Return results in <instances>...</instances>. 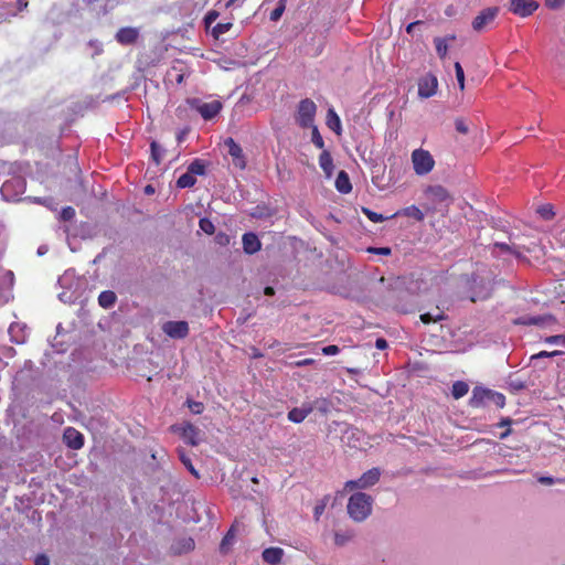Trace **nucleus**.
<instances>
[{"label": "nucleus", "mask_w": 565, "mask_h": 565, "mask_svg": "<svg viewBox=\"0 0 565 565\" xmlns=\"http://www.w3.org/2000/svg\"><path fill=\"white\" fill-rule=\"evenodd\" d=\"M373 502L374 500L370 494L364 492L353 493L347 504L349 516L358 523L365 521L372 514Z\"/></svg>", "instance_id": "nucleus-1"}, {"label": "nucleus", "mask_w": 565, "mask_h": 565, "mask_svg": "<svg viewBox=\"0 0 565 565\" xmlns=\"http://www.w3.org/2000/svg\"><path fill=\"white\" fill-rule=\"evenodd\" d=\"M316 113L317 105L315 102L309 98H305L298 104L295 120L301 128L313 127Z\"/></svg>", "instance_id": "nucleus-2"}, {"label": "nucleus", "mask_w": 565, "mask_h": 565, "mask_svg": "<svg viewBox=\"0 0 565 565\" xmlns=\"http://www.w3.org/2000/svg\"><path fill=\"white\" fill-rule=\"evenodd\" d=\"M188 104L192 109L196 110L204 120H212L223 108V104L217 99L203 102L199 98H192L188 99Z\"/></svg>", "instance_id": "nucleus-3"}, {"label": "nucleus", "mask_w": 565, "mask_h": 565, "mask_svg": "<svg viewBox=\"0 0 565 565\" xmlns=\"http://www.w3.org/2000/svg\"><path fill=\"white\" fill-rule=\"evenodd\" d=\"M412 163L417 175H426L435 167V160L430 152L422 148L412 152Z\"/></svg>", "instance_id": "nucleus-4"}, {"label": "nucleus", "mask_w": 565, "mask_h": 565, "mask_svg": "<svg viewBox=\"0 0 565 565\" xmlns=\"http://www.w3.org/2000/svg\"><path fill=\"white\" fill-rule=\"evenodd\" d=\"M381 478V470L379 468H372L364 472L359 479L349 480L344 483L345 491H352L354 489H369L376 484Z\"/></svg>", "instance_id": "nucleus-5"}, {"label": "nucleus", "mask_w": 565, "mask_h": 565, "mask_svg": "<svg viewBox=\"0 0 565 565\" xmlns=\"http://www.w3.org/2000/svg\"><path fill=\"white\" fill-rule=\"evenodd\" d=\"M25 180L20 175H13L1 185V194L7 201H15L25 191Z\"/></svg>", "instance_id": "nucleus-6"}, {"label": "nucleus", "mask_w": 565, "mask_h": 565, "mask_svg": "<svg viewBox=\"0 0 565 565\" xmlns=\"http://www.w3.org/2000/svg\"><path fill=\"white\" fill-rule=\"evenodd\" d=\"M14 282V275L11 270L3 269L0 266V306L7 303L12 299V286Z\"/></svg>", "instance_id": "nucleus-7"}, {"label": "nucleus", "mask_w": 565, "mask_h": 565, "mask_svg": "<svg viewBox=\"0 0 565 565\" xmlns=\"http://www.w3.org/2000/svg\"><path fill=\"white\" fill-rule=\"evenodd\" d=\"M499 9L497 7L486 8L472 21V29L477 32L486 30L497 18Z\"/></svg>", "instance_id": "nucleus-8"}, {"label": "nucleus", "mask_w": 565, "mask_h": 565, "mask_svg": "<svg viewBox=\"0 0 565 565\" xmlns=\"http://www.w3.org/2000/svg\"><path fill=\"white\" fill-rule=\"evenodd\" d=\"M438 88V79L433 74H426L418 81V96L420 98H429L436 95Z\"/></svg>", "instance_id": "nucleus-9"}, {"label": "nucleus", "mask_w": 565, "mask_h": 565, "mask_svg": "<svg viewBox=\"0 0 565 565\" xmlns=\"http://www.w3.org/2000/svg\"><path fill=\"white\" fill-rule=\"evenodd\" d=\"M171 429L181 435V437L191 446H196L200 443V430L190 423L183 425H173Z\"/></svg>", "instance_id": "nucleus-10"}, {"label": "nucleus", "mask_w": 565, "mask_h": 565, "mask_svg": "<svg viewBox=\"0 0 565 565\" xmlns=\"http://www.w3.org/2000/svg\"><path fill=\"white\" fill-rule=\"evenodd\" d=\"M163 332L173 339H183L189 333V326L185 321H168L162 326Z\"/></svg>", "instance_id": "nucleus-11"}, {"label": "nucleus", "mask_w": 565, "mask_h": 565, "mask_svg": "<svg viewBox=\"0 0 565 565\" xmlns=\"http://www.w3.org/2000/svg\"><path fill=\"white\" fill-rule=\"evenodd\" d=\"M225 146L227 147L228 154L232 157L234 166L242 170L245 169L246 161L241 146L236 143L233 138L226 139Z\"/></svg>", "instance_id": "nucleus-12"}, {"label": "nucleus", "mask_w": 565, "mask_h": 565, "mask_svg": "<svg viewBox=\"0 0 565 565\" xmlns=\"http://www.w3.org/2000/svg\"><path fill=\"white\" fill-rule=\"evenodd\" d=\"M539 4L533 0H511V11L520 17H529L536 9Z\"/></svg>", "instance_id": "nucleus-13"}, {"label": "nucleus", "mask_w": 565, "mask_h": 565, "mask_svg": "<svg viewBox=\"0 0 565 565\" xmlns=\"http://www.w3.org/2000/svg\"><path fill=\"white\" fill-rule=\"evenodd\" d=\"M63 440L67 447L77 450L84 445V436L73 427H67L63 434Z\"/></svg>", "instance_id": "nucleus-14"}, {"label": "nucleus", "mask_w": 565, "mask_h": 565, "mask_svg": "<svg viewBox=\"0 0 565 565\" xmlns=\"http://www.w3.org/2000/svg\"><path fill=\"white\" fill-rule=\"evenodd\" d=\"M139 38V30L132 26H125L117 31L115 39L122 45L134 44Z\"/></svg>", "instance_id": "nucleus-15"}, {"label": "nucleus", "mask_w": 565, "mask_h": 565, "mask_svg": "<svg viewBox=\"0 0 565 565\" xmlns=\"http://www.w3.org/2000/svg\"><path fill=\"white\" fill-rule=\"evenodd\" d=\"M242 243L244 252L249 255L257 253L262 248V243L258 236L252 232L243 235Z\"/></svg>", "instance_id": "nucleus-16"}, {"label": "nucleus", "mask_w": 565, "mask_h": 565, "mask_svg": "<svg viewBox=\"0 0 565 565\" xmlns=\"http://www.w3.org/2000/svg\"><path fill=\"white\" fill-rule=\"evenodd\" d=\"M489 398L490 390L477 386L472 391V395L469 399V405L471 407H481L489 403Z\"/></svg>", "instance_id": "nucleus-17"}, {"label": "nucleus", "mask_w": 565, "mask_h": 565, "mask_svg": "<svg viewBox=\"0 0 565 565\" xmlns=\"http://www.w3.org/2000/svg\"><path fill=\"white\" fill-rule=\"evenodd\" d=\"M11 341L14 343H24L28 338L26 327L25 324L14 322L11 323L8 330Z\"/></svg>", "instance_id": "nucleus-18"}, {"label": "nucleus", "mask_w": 565, "mask_h": 565, "mask_svg": "<svg viewBox=\"0 0 565 565\" xmlns=\"http://www.w3.org/2000/svg\"><path fill=\"white\" fill-rule=\"evenodd\" d=\"M285 552L280 547H267L263 551L262 557L268 565H277L281 562Z\"/></svg>", "instance_id": "nucleus-19"}, {"label": "nucleus", "mask_w": 565, "mask_h": 565, "mask_svg": "<svg viewBox=\"0 0 565 565\" xmlns=\"http://www.w3.org/2000/svg\"><path fill=\"white\" fill-rule=\"evenodd\" d=\"M425 194L434 203L445 202L449 198L448 191L441 185L427 186V189L425 190Z\"/></svg>", "instance_id": "nucleus-20"}, {"label": "nucleus", "mask_w": 565, "mask_h": 565, "mask_svg": "<svg viewBox=\"0 0 565 565\" xmlns=\"http://www.w3.org/2000/svg\"><path fill=\"white\" fill-rule=\"evenodd\" d=\"M312 406L302 405L301 407H295L288 413V419L292 423L299 424L306 419V417L312 412Z\"/></svg>", "instance_id": "nucleus-21"}, {"label": "nucleus", "mask_w": 565, "mask_h": 565, "mask_svg": "<svg viewBox=\"0 0 565 565\" xmlns=\"http://www.w3.org/2000/svg\"><path fill=\"white\" fill-rule=\"evenodd\" d=\"M319 166L323 170L326 177L329 179L332 177L334 171L333 159L329 151L323 150L319 156Z\"/></svg>", "instance_id": "nucleus-22"}, {"label": "nucleus", "mask_w": 565, "mask_h": 565, "mask_svg": "<svg viewBox=\"0 0 565 565\" xmlns=\"http://www.w3.org/2000/svg\"><path fill=\"white\" fill-rule=\"evenodd\" d=\"M271 2H276V7L271 10V12L269 14V19L274 22H277L281 18V15L286 9L287 0H265L263 3V7L268 9V6Z\"/></svg>", "instance_id": "nucleus-23"}, {"label": "nucleus", "mask_w": 565, "mask_h": 565, "mask_svg": "<svg viewBox=\"0 0 565 565\" xmlns=\"http://www.w3.org/2000/svg\"><path fill=\"white\" fill-rule=\"evenodd\" d=\"M335 189L343 194H348L352 190V184L349 174L341 170L335 179Z\"/></svg>", "instance_id": "nucleus-24"}, {"label": "nucleus", "mask_w": 565, "mask_h": 565, "mask_svg": "<svg viewBox=\"0 0 565 565\" xmlns=\"http://www.w3.org/2000/svg\"><path fill=\"white\" fill-rule=\"evenodd\" d=\"M396 216H407V217L415 218L416 221H419V222L423 221L425 217L424 213L416 205H411V206L404 207V209L395 212L393 215H391V217H396Z\"/></svg>", "instance_id": "nucleus-25"}, {"label": "nucleus", "mask_w": 565, "mask_h": 565, "mask_svg": "<svg viewBox=\"0 0 565 565\" xmlns=\"http://www.w3.org/2000/svg\"><path fill=\"white\" fill-rule=\"evenodd\" d=\"M456 36L454 34L448 35L446 38H435L434 43L436 46V52L440 58H445L448 53V43L450 41H455Z\"/></svg>", "instance_id": "nucleus-26"}, {"label": "nucleus", "mask_w": 565, "mask_h": 565, "mask_svg": "<svg viewBox=\"0 0 565 565\" xmlns=\"http://www.w3.org/2000/svg\"><path fill=\"white\" fill-rule=\"evenodd\" d=\"M326 124L337 135L341 134V130H342L341 120H340V117L338 116V114L334 111L333 108H330L328 110Z\"/></svg>", "instance_id": "nucleus-27"}, {"label": "nucleus", "mask_w": 565, "mask_h": 565, "mask_svg": "<svg viewBox=\"0 0 565 565\" xmlns=\"http://www.w3.org/2000/svg\"><path fill=\"white\" fill-rule=\"evenodd\" d=\"M116 294L111 290L102 291L98 296V303L104 309L111 308L116 302Z\"/></svg>", "instance_id": "nucleus-28"}, {"label": "nucleus", "mask_w": 565, "mask_h": 565, "mask_svg": "<svg viewBox=\"0 0 565 565\" xmlns=\"http://www.w3.org/2000/svg\"><path fill=\"white\" fill-rule=\"evenodd\" d=\"M354 537V532L351 530L335 531L334 532V544L339 547L347 545Z\"/></svg>", "instance_id": "nucleus-29"}, {"label": "nucleus", "mask_w": 565, "mask_h": 565, "mask_svg": "<svg viewBox=\"0 0 565 565\" xmlns=\"http://www.w3.org/2000/svg\"><path fill=\"white\" fill-rule=\"evenodd\" d=\"M469 391V385L463 381H457L452 384L451 395L454 398L459 399L463 397Z\"/></svg>", "instance_id": "nucleus-30"}, {"label": "nucleus", "mask_w": 565, "mask_h": 565, "mask_svg": "<svg viewBox=\"0 0 565 565\" xmlns=\"http://www.w3.org/2000/svg\"><path fill=\"white\" fill-rule=\"evenodd\" d=\"M419 318L423 323L427 324L430 322L441 321V320L446 319V316L439 308H437L435 312L423 313V315H420Z\"/></svg>", "instance_id": "nucleus-31"}, {"label": "nucleus", "mask_w": 565, "mask_h": 565, "mask_svg": "<svg viewBox=\"0 0 565 565\" xmlns=\"http://www.w3.org/2000/svg\"><path fill=\"white\" fill-rule=\"evenodd\" d=\"M206 164L201 159H195L188 167V171L195 178V175L205 174Z\"/></svg>", "instance_id": "nucleus-32"}, {"label": "nucleus", "mask_w": 565, "mask_h": 565, "mask_svg": "<svg viewBox=\"0 0 565 565\" xmlns=\"http://www.w3.org/2000/svg\"><path fill=\"white\" fill-rule=\"evenodd\" d=\"M195 182L196 179L189 171H186L179 177L177 186L180 189L191 188L195 184Z\"/></svg>", "instance_id": "nucleus-33"}, {"label": "nucleus", "mask_w": 565, "mask_h": 565, "mask_svg": "<svg viewBox=\"0 0 565 565\" xmlns=\"http://www.w3.org/2000/svg\"><path fill=\"white\" fill-rule=\"evenodd\" d=\"M232 25H233L232 22L217 23L212 29L213 36L218 38L222 34H225L226 32H228L231 30Z\"/></svg>", "instance_id": "nucleus-34"}, {"label": "nucleus", "mask_w": 565, "mask_h": 565, "mask_svg": "<svg viewBox=\"0 0 565 565\" xmlns=\"http://www.w3.org/2000/svg\"><path fill=\"white\" fill-rule=\"evenodd\" d=\"M362 212H363V214H364V215H365L370 221H372V222H374V223H380V222H383V221H385V220H387V218H392L391 216H390V217H385V216H383L382 214L376 213V212H374V211H372V210H370V209H366V207H363V209H362Z\"/></svg>", "instance_id": "nucleus-35"}, {"label": "nucleus", "mask_w": 565, "mask_h": 565, "mask_svg": "<svg viewBox=\"0 0 565 565\" xmlns=\"http://www.w3.org/2000/svg\"><path fill=\"white\" fill-rule=\"evenodd\" d=\"M151 156H152V159L154 160V162L157 164H159L161 162V159H162V156L164 153V150L157 143V142H151Z\"/></svg>", "instance_id": "nucleus-36"}, {"label": "nucleus", "mask_w": 565, "mask_h": 565, "mask_svg": "<svg viewBox=\"0 0 565 565\" xmlns=\"http://www.w3.org/2000/svg\"><path fill=\"white\" fill-rule=\"evenodd\" d=\"M489 403H492L498 407H503L505 404V397L503 394L490 390Z\"/></svg>", "instance_id": "nucleus-37"}, {"label": "nucleus", "mask_w": 565, "mask_h": 565, "mask_svg": "<svg viewBox=\"0 0 565 565\" xmlns=\"http://www.w3.org/2000/svg\"><path fill=\"white\" fill-rule=\"evenodd\" d=\"M312 129V136H311V141L312 143L319 148V149H323L324 147V141H323V138L322 136L320 135L319 130H318V127L315 125L313 127H310Z\"/></svg>", "instance_id": "nucleus-38"}, {"label": "nucleus", "mask_w": 565, "mask_h": 565, "mask_svg": "<svg viewBox=\"0 0 565 565\" xmlns=\"http://www.w3.org/2000/svg\"><path fill=\"white\" fill-rule=\"evenodd\" d=\"M328 501H329V497L327 495L315 507L313 516H315L316 521H318L320 519V516L322 515V513L324 512Z\"/></svg>", "instance_id": "nucleus-39"}, {"label": "nucleus", "mask_w": 565, "mask_h": 565, "mask_svg": "<svg viewBox=\"0 0 565 565\" xmlns=\"http://www.w3.org/2000/svg\"><path fill=\"white\" fill-rule=\"evenodd\" d=\"M456 78L461 90L465 89V72L459 62L455 63Z\"/></svg>", "instance_id": "nucleus-40"}, {"label": "nucleus", "mask_w": 565, "mask_h": 565, "mask_svg": "<svg viewBox=\"0 0 565 565\" xmlns=\"http://www.w3.org/2000/svg\"><path fill=\"white\" fill-rule=\"evenodd\" d=\"M234 539H235V533H234L233 527H231L228 530V532L226 533V535L222 540L221 551L226 552L227 547L233 543Z\"/></svg>", "instance_id": "nucleus-41"}, {"label": "nucleus", "mask_w": 565, "mask_h": 565, "mask_svg": "<svg viewBox=\"0 0 565 565\" xmlns=\"http://www.w3.org/2000/svg\"><path fill=\"white\" fill-rule=\"evenodd\" d=\"M544 342L547 344L565 345V335H563V334L550 335L544 339Z\"/></svg>", "instance_id": "nucleus-42"}, {"label": "nucleus", "mask_w": 565, "mask_h": 565, "mask_svg": "<svg viewBox=\"0 0 565 565\" xmlns=\"http://www.w3.org/2000/svg\"><path fill=\"white\" fill-rule=\"evenodd\" d=\"M537 481L542 484H546V486H552L554 483H565V478H553V477H545V476H542V477H539L537 478Z\"/></svg>", "instance_id": "nucleus-43"}, {"label": "nucleus", "mask_w": 565, "mask_h": 565, "mask_svg": "<svg viewBox=\"0 0 565 565\" xmlns=\"http://www.w3.org/2000/svg\"><path fill=\"white\" fill-rule=\"evenodd\" d=\"M537 212L544 220H551L554 216L553 206L552 205H543Z\"/></svg>", "instance_id": "nucleus-44"}, {"label": "nucleus", "mask_w": 565, "mask_h": 565, "mask_svg": "<svg viewBox=\"0 0 565 565\" xmlns=\"http://www.w3.org/2000/svg\"><path fill=\"white\" fill-rule=\"evenodd\" d=\"M180 459L182 461V463L188 468V470L194 476V477H199V473L198 471L194 469L192 462H191V459L188 458L183 452H180Z\"/></svg>", "instance_id": "nucleus-45"}, {"label": "nucleus", "mask_w": 565, "mask_h": 565, "mask_svg": "<svg viewBox=\"0 0 565 565\" xmlns=\"http://www.w3.org/2000/svg\"><path fill=\"white\" fill-rule=\"evenodd\" d=\"M200 228L206 234H213L215 230L213 223L207 218L200 220Z\"/></svg>", "instance_id": "nucleus-46"}, {"label": "nucleus", "mask_w": 565, "mask_h": 565, "mask_svg": "<svg viewBox=\"0 0 565 565\" xmlns=\"http://www.w3.org/2000/svg\"><path fill=\"white\" fill-rule=\"evenodd\" d=\"M519 324H540L543 322L542 317L520 318L515 321Z\"/></svg>", "instance_id": "nucleus-47"}, {"label": "nucleus", "mask_w": 565, "mask_h": 565, "mask_svg": "<svg viewBox=\"0 0 565 565\" xmlns=\"http://www.w3.org/2000/svg\"><path fill=\"white\" fill-rule=\"evenodd\" d=\"M188 406L193 414H201L204 409L203 404L200 402L188 401Z\"/></svg>", "instance_id": "nucleus-48"}, {"label": "nucleus", "mask_w": 565, "mask_h": 565, "mask_svg": "<svg viewBox=\"0 0 565 565\" xmlns=\"http://www.w3.org/2000/svg\"><path fill=\"white\" fill-rule=\"evenodd\" d=\"M563 354H565L564 351H553V352L541 351L537 354H534L532 356V359L551 358V356L563 355Z\"/></svg>", "instance_id": "nucleus-49"}, {"label": "nucleus", "mask_w": 565, "mask_h": 565, "mask_svg": "<svg viewBox=\"0 0 565 565\" xmlns=\"http://www.w3.org/2000/svg\"><path fill=\"white\" fill-rule=\"evenodd\" d=\"M456 130L460 134H468L469 129L466 121L461 118H457L455 121Z\"/></svg>", "instance_id": "nucleus-50"}, {"label": "nucleus", "mask_w": 565, "mask_h": 565, "mask_svg": "<svg viewBox=\"0 0 565 565\" xmlns=\"http://www.w3.org/2000/svg\"><path fill=\"white\" fill-rule=\"evenodd\" d=\"M367 252L372 253V254H379V255H385V256L391 255V253H392L390 247H369Z\"/></svg>", "instance_id": "nucleus-51"}, {"label": "nucleus", "mask_w": 565, "mask_h": 565, "mask_svg": "<svg viewBox=\"0 0 565 565\" xmlns=\"http://www.w3.org/2000/svg\"><path fill=\"white\" fill-rule=\"evenodd\" d=\"M61 216L64 221H70L75 216V210L71 206L64 207L61 212Z\"/></svg>", "instance_id": "nucleus-52"}, {"label": "nucleus", "mask_w": 565, "mask_h": 565, "mask_svg": "<svg viewBox=\"0 0 565 565\" xmlns=\"http://www.w3.org/2000/svg\"><path fill=\"white\" fill-rule=\"evenodd\" d=\"M340 352V349L338 345L331 344L322 348V353L324 355H335Z\"/></svg>", "instance_id": "nucleus-53"}, {"label": "nucleus", "mask_w": 565, "mask_h": 565, "mask_svg": "<svg viewBox=\"0 0 565 565\" xmlns=\"http://www.w3.org/2000/svg\"><path fill=\"white\" fill-rule=\"evenodd\" d=\"M217 17H218V12H216V11L207 12V14L205 15V19H204L206 26H210L213 22H215Z\"/></svg>", "instance_id": "nucleus-54"}, {"label": "nucleus", "mask_w": 565, "mask_h": 565, "mask_svg": "<svg viewBox=\"0 0 565 565\" xmlns=\"http://www.w3.org/2000/svg\"><path fill=\"white\" fill-rule=\"evenodd\" d=\"M565 0H545L546 7L550 9H557L563 6Z\"/></svg>", "instance_id": "nucleus-55"}, {"label": "nucleus", "mask_w": 565, "mask_h": 565, "mask_svg": "<svg viewBox=\"0 0 565 565\" xmlns=\"http://www.w3.org/2000/svg\"><path fill=\"white\" fill-rule=\"evenodd\" d=\"M34 565H50V561L45 555L36 556Z\"/></svg>", "instance_id": "nucleus-56"}, {"label": "nucleus", "mask_w": 565, "mask_h": 565, "mask_svg": "<svg viewBox=\"0 0 565 565\" xmlns=\"http://www.w3.org/2000/svg\"><path fill=\"white\" fill-rule=\"evenodd\" d=\"M316 404V407L319 408L320 411L322 412H327L328 411V402L326 399H317L315 402Z\"/></svg>", "instance_id": "nucleus-57"}, {"label": "nucleus", "mask_w": 565, "mask_h": 565, "mask_svg": "<svg viewBox=\"0 0 565 565\" xmlns=\"http://www.w3.org/2000/svg\"><path fill=\"white\" fill-rule=\"evenodd\" d=\"M375 347L379 349V350H384L387 348V342L385 339L383 338H379L376 339L375 341Z\"/></svg>", "instance_id": "nucleus-58"}, {"label": "nucleus", "mask_w": 565, "mask_h": 565, "mask_svg": "<svg viewBox=\"0 0 565 565\" xmlns=\"http://www.w3.org/2000/svg\"><path fill=\"white\" fill-rule=\"evenodd\" d=\"M315 361L312 359H305V360H300V361H297L295 362V365L296 366H307V365H311Z\"/></svg>", "instance_id": "nucleus-59"}, {"label": "nucleus", "mask_w": 565, "mask_h": 565, "mask_svg": "<svg viewBox=\"0 0 565 565\" xmlns=\"http://www.w3.org/2000/svg\"><path fill=\"white\" fill-rule=\"evenodd\" d=\"M67 280H68V274L65 273L62 277L58 278V284L64 287Z\"/></svg>", "instance_id": "nucleus-60"}, {"label": "nucleus", "mask_w": 565, "mask_h": 565, "mask_svg": "<svg viewBox=\"0 0 565 565\" xmlns=\"http://www.w3.org/2000/svg\"><path fill=\"white\" fill-rule=\"evenodd\" d=\"M89 45H92L93 47H96V53H100L102 52V46H100V44L97 41H90Z\"/></svg>", "instance_id": "nucleus-61"}, {"label": "nucleus", "mask_w": 565, "mask_h": 565, "mask_svg": "<svg viewBox=\"0 0 565 565\" xmlns=\"http://www.w3.org/2000/svg\"><path fill=\"white\" fill-rule=\"evenodd\" d=\"M348 437H356L360 435V431L358 429H350L347 431Z\"/></svg>", "instance_id": "nucleus-62"}, {"label": "nucleus", "mask_w": 565, "mask_h": 565, "mask_svg": "<svg viewBox=\"0 0 565 565\" xmlns=\"http://www.w3.org/2000/svg\"><path fill=\"white\" fill-rule=\"evenodd\" d=\"M264 294H265L266 296H274V295H275V290H274V288H273V287H266V288L264 289Z\"/></svg>", "instance_id": "nucleus-63"}, {"label": "nucleus", "mask_w": 565, "mask_h": 565, "mask_svg": "<svg viewBox=\"0 0 565 565\" xmlns=\"http://www.w3.org/2000/svg\"><path fill=\"white\" fill-rule=\"evenodd\" d=\"M494 246L499 247L501 249H504V250H509L510 249V247L507 244H504V243H497Z\"/></svg>", "instance_id": "nucleus-64"}]
</instances>
